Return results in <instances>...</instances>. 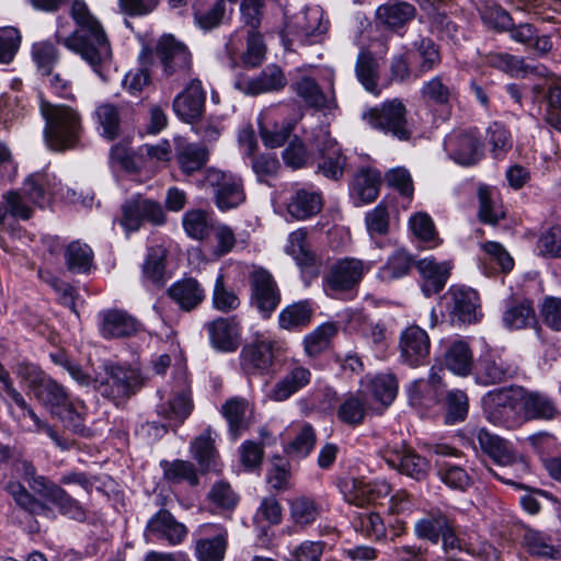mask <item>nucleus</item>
<instances>
[{"label": "nucleus", "instance_id": "f257e3e1", "mask_svg": "<svg viewBox=\"0 0 561 561\" xmlns=\"http://www.w3.org/2000/svg\"><path fill=\"white\" fill-rule=\"evenodd\" d=\"M70 16L76 28L68 35L57 30V44L79 55L100 78L105 80L113 67V50L104 26L84 0L70 1Z\"/></svg>", "mask_w": 561, "mask_h": 561}, {"label": "nucleus", "instance_id": "f03ea898", "mask_svg": "<svg viewBox=\"0 0 561 561\" xmlns=\"http://www.w3.org/2000/svg\"><path fill=\"white\" fill-rule=\"evenodd\" d=\"M416 538L431 543L442 542L444 556L435 561H461L456 552H465L481 561H497V551L470 529H459L454 519L439 508L431 510L414 524Z\"/></svg>", "mask_w": 561, "mask_h": 561}, {"label": "nucleus", "instance_id": "7ed1b4c3", "mask_svg": "<svg viewBox=\"0 0 561 561\" xmlns=\"http://www.w3.org/2000/svg\"><path fill=\"white\" fill-rule=\"evenodd\" d=\"M34 488L36 489V494L46 502L36 499L19 481H9L4 485V490L13 497L16 505L34 516L55 519V511L48 505L50 503L62 516L77 522L85 519L87 512L84 507L59 484L48 479H39Z\"/></svg>", "mask_w": 561, "mask_h": 561}, {"label": "nucleus", "instance_id": "20e7f679", "mask_svg": "<svg viewBox=\"0 0 561 561\" xmlns=\"http://www.w3.org/2000/svg\"><path fill=\"white\" fill-rule=\"evenodd\" d=\"M39 111L45 121L44 138L50 149L64 151L78 144L83 127L77 108L41 100Z\"/></svg>", "mask_w": 561, "mask_h": 561}, {"label": "nucleus", "instance_id": "39448f33", "mask_svg": "<svg viewBox=\"0 0 561 561\" xmlns=\"http://www.w3.org/2000/svg\"><path fill=\"white\" fill-rule=\"evenodd\" d=\"M523 388H503L490 391L482 399L486 420L504 428H516L525 423L522 412Z\"/></svg>", "mask_w": 561, "mask_h": 561}, {"label": "nucleus", "instance_id": "423d86ee", "mask_svg": "<svg viewBox=\"0 0 561 561\" xmlns=\"http://www.w3.org/2000/svg\"><path fill=\"white\" fill-rule=\"evenodd\" d=\"M477 439L480 448L501 468V471L490 468V472L502 482L515 485V479L527 470L524 459L506 440L484 428L479 430Z\"/></svg>", "mask_w": 561, "mask_h": 561}, {"label": "nucleus", "instance_id": "0eeeda50", "mask_svg": "<svg viewBox=\"0 0 561 561\" xmlns=\"http://www.w3.org/2000/svg\"><path fill=\"white\" fill-rule=\"evenodd\" d=\"M371 263L356 257H343L330 265L323 277V287L331 297H353Z\"/></svg>", "mask_w": 561, "mask_h": 561}, {"label": "nucleus", "instance_id": "6e6552de", "mask_svg": "<svg viewBox=\"0 0 561 561\" xmlns=\"http://www.w3.org/2000/svg\"><path fill=\"white\" fill-rule=\"evenodd\" d=\"M408 111L399 99L387 100L379 106L371 107L363 114L364 121L385 135L408 141L412 137V127L407 118Z\"/></svg>", "mask_w": 561, "mask_h": 561}, {"label": "nucleus", "instance_id": "1a4fd4ad", "mask_svg": "<svg viewBox=\"0 0 561 561\" xmlns=\"http://www.w3.org/2000/svg\"><path fill=\"white\" fill-rule=\"evenodd\" d=\"M104 375L94 380L96 391L108 399L117 400L134 394L142 385L138 369L118 364H104Z\"/></svg>", "mask_w": 561, "mask_h": 561}, {"label": "nucleus", "instance_id": "9d476101", "mask_svg": "<svg viewBox=\"0 0 561 561\" xmlns=\"http://www.w3.org/2000/svg\"><path fill=\"white\" fill-rule=\"evenodd\" d=\"M204 185L210 190L215 205L222 211L237 208L245 201L242 179L231 172L209 168Z\"/></svg>", "mask_w": 561, "mask_h": 561}, {"label": "nucleus", "instance_id": "9b49d317", "mask_svg": "<svg viewBox=\"0 0 561 561\" xmlns=\"http://www.w3.org/2000/svg\"><path fill=\"white\" fill-rule=\"evenodd\" d=\"M328 30V21L323 20L320 7H310L297 13L286 25L283 33L284 45L290 49L294 41L313 44L320 41Z\"/></svg>", "mask_w": 561, "mask_h": 561}, {"label": "nucleus", "instance_id": "f8f14e48", "mask_svg": "<svg viewBox=\"0 0 561 561\" xmlns=\"http://www.w3.org/2000/svg\"><path fill=\"white\" fill-rule=\"evenodd\" d=\"M121 210L122 215L117 221L127 232L139 230L145 221L153 226H162L165 222L162 205L140 194L126 199Z\"/></svg>", "mask_w": 561, "mask_h": 561}, {"label": "nucleus", "instance_id": "ddd939ff", "mask_svg": "<svg viewBox=\"0 0 561 561\" xmlns=\"http://www.w3.org/2000/svg\"><path fill=\"white\" fill-rule=\"evenodd\" d=\"M517 373V365L497 350H489L482 353L474 369L477 382L483 386L505 382L514 378Z\"/></svg>", "mask_w": 561, "mask_h": 561}, {"label": "nucleus", "instance_id": "4468645a", "mask_svg": "<svg viewBox=\"0 0 561 561\" xmlns=\"http://www.w3.org/2000/svg\"><path fill=\"white\" fill-rule=\"evenodd\" d=\"M444 148L456 163L465 167L473 165L483 156V144L477 129H455L445 140Z\"/></svg>", "mask_w": 561, "mask_h": 561}, {"label": "nucleus", "instance_id": "2eb2a0df", "mask_svg": "<svg viewBox=\"0 0 561 561\" xmlns=\"http://www.w3.org/2000/svg\"><path fill=\"white\" fill-rule=\"evenodd\" d=\"M382 458L390 468L416 481L427 477L430 469L427 459L404 445L387 446Z\"/></svg>", "mask_w": 561, "mask_h": 561}, {"label": "nucleus", "instance_id": "dca6fc26", "mask_svg": "<svg viewBox=\"0 0 561 561\" xmlns=\"http://www.w3.org/2000/svg\"><path fill=\"white\" fill-rule=\"evenodd\" d=\"M399 350L403 364L410 367L424 365L431 350L427 332L419 325L408 327L400 335Z\"/></svg>", "mask_w": 561, "mask_h": 561}, {"label": "nucleus", "instance_id": "f3484780", "mask_svg": "<svg viewBox=\"0 0 561 561\" xmlns=\"http://www.w3.org/2000/svg\"><path fill=\"white\" fill-rule=\"evenodd\" d=\"M250 280L254 305L264 317H268L280 302V294L272 274L259 268L251 273Z\"/></svg>", "mask_w": 561, "mask_h": 561}, {"label": "nucleus", "instance_id": "a211bd4d", "mask_svg": "<svg viewBox=\"0 0 561 561\" xmlns=\"http://www.w3.org/2000/svg\"><path fill=\"white\" fill-rule=\"evenodd\" d=\"M450 297V316L462 323H474L482 317L478 293L466 286H453Z\"/></svg>", "mask_w": 561, "mask_h": 561}, {"label": "nucleus", "instance_id": "6ab92c4d", "mask_svg": "<svg viewBox=\"0 0 561 561\" xmlns=\"http://www.w3.org/2000/svg\"><path fill=\"white\" fill-rule=\"evenodd\" d=\"M141 323L124 310L110 309L99 313V330L104 339H123L136 335Z\"/></svg>", "mask_w": 561, "mask_h": 561}, {"label": "nucleus", "instance_id": "aec40b11", "mask_svg": "<svg viewBox=\"0 0 561 561\" xmlns=\"http://www.w3.org/2000/svg\"><path fill=\"white\" fill-rule=\"evenodd\" d=\"M444 394L442 377L434 367L430 370L427 379L414 380L408 387V398L412 407L431 409L437 405Z\"/></svg>", "mask_w": 561, "mask_h": 561}, {"label": "nucleus", "instance_id": "412c9836", "mask_svg": "<svg viewBox=\"0 0 561 561\" xmlns=\"http://www.w3.org/2000/svg\"><path fill=\"white\" fill-rule=\"evenodd\" d=\"M206 91L198 79L191 80L173 101L174 113L184 122L192 123L204 111Z\"/></svg>", "mask_w": 561, "mask_h": 561}, {"label": "nucleus", "instance_id": "4be33fe9", "mask_svg": "<svg viewBox=\"0 0 561 561\" xmlns=\"http://www.w3.org/2000/svg\"><path fill=\"white\" fill-rule=\"evenodd\" d=\"M274 342L267 339H257L245 345L241 351V366L249 375H264L274 363Z\"/></svg>", "mask_w": 561, "mask_h": 561}, {"label": "nucleus", "instance_id": "5701e85b", "mask_svg": "<svg viewBox=\"0 0 561 561\" xmlns=\"http://www.w3.org/2000/svg\"><path fill=\"white\" fill-rule=\"evenodd\" d=\"M157 54L167 76L175 72L185 73L191 64V55L186 46L172 35H164L157 45Z\"/></svg>", "mask_w": 561, "mask_h": 561}, {"label": "nucleus", "instance_id": "b1692460", "mask_svg": "<svg viewBox=\"0 0 561 561\" xmlns=\"http://www.w3.org/2000/svg\"><path fill=\"white\" fill-rule=\"evenodd\" d=\"M145 534L148 538L163 539L170 545H179L187 536V528L169 511L160 510L148 520Z\"/></svg>", "mask_w": 561, "mask_h": 561}, {"label": "nucleus", "instance_id": "393cba45", "mask_svg": "<svg viewBox=\"0 0 561 561\" xmlns=\"http://www.w3.org/2000/svg\"><path fill=\"white\" fill-rule=\"evenodd\" d=\"M20 190L30 203L43 207L59 193L60 187L55 174L43 171L28 175Z\"/></svg>", "mask_w": 561, "mask_h": 561}, {"label": "nucleus", "instance_id": "a878e982", "mask_svg": "<svg viewBox=\"0 0 561 561\" xmlns=\"http://www.w3.org/2000/svg\"><path fill=\"white\" fill-rule=\"evenodd\" d=\"M11 400L23 411V416H27L33 422V427L30 428L31 432L45 433L61 451H68L76 446V440L70 435L60 433L47 421L42 420L21 392L13 396Z\"/></svg>", "mask_w": 561, "mask_h": 561}, {"label": "nucleus", "instance_id": "bb28decb", "mask_svg": "<svg viewBox=\"0 0 561 561\" xmlns=\"http://www.w3.org/2000/svg\"><path fill=\"white\" fill-rule=\"evenodd\" d=\"M167 293L170 299L185 312L198 308L206 298L205 288L193 277L176 280L168 288Z\"/></svg>", "mask_w": 561, "mask_h": 561}, {"label": "nucleus", "instance_id": "cd10ccee", "mask_svg": "<svg viewBox=\"0 0 561 561\" xmlns=\"http://www.w3.org/2000/svg\"><path fill=\"white\" fill-rule=\"evenodd\" d=\"M323 206L321 192L310 188H297L286 203L288 215L296 220H307L319 214Z\"/></svg>", "mask_w": 561, "mask_h": 561}, {"label": "nucleus", "instance_id": "c85d7f7f", "mask_svg": "<svg viewBox=\"0 0 561 561\" xmlns=\"http://www.w3.org/2000/svg\"><path fill=\"white\" fill-rule=\"evenodd\" d=\"M381 174L373 168H360L351 184V196L355 206L373 203L379 195Z\"/></svg>", "mask_w": 561, "mask_h": 561}, {"label": "nucleus", "instance_id": "c756f323", "mask_svg": "<svg viewBox=\"0 0 561 561\" xmlns=\"http://www.w3.org/2000/svg\"><path fill=\"white\" fill-rule=\"evenodd\" d=\"M210 344L221 352H233L238 348L240 333L234 318H217L206 323Z\"/></svg>", "mask_w": 561, "mask_h": 561}, {"label": "nucleus", "instance_id": "7c9ffc66", "mask_svg": "<svg viewBox=\"0 0 561 561\" xmlns=\"http://www.w3.org/2000/svg\"><path fill=\"white\" fill-rule=\"evenodd\" d=\"M416 268L423 278L422 290L426 297H430L445 287L451 265L449 262L438 263L430 256L420 260L416 263Z\"/></svg>", "mask_w": 561, "mask_h": 561}, {"label": "nucleus", "instance_id": "2f4dec72", "mask_svg": "<svg viewBox=\"0 0 561 561\" xmlns=\"http://www.w3.org/2000/svg\"><path fill=\"white\" fill-rule=\"evenodd\" d=\"M87 405L79 399H71L66 407L61 408L54 416L60 421L64 430L60 433L69 432L71 435L90 437L91 428L85 425Z\"/></svg>", "mask_w": 561, "mask_h": 561}, {"label": "nucleus", "instance_id": "473e14b6", "mask_svg": "<svg viewBox=\"0 0 561 561\" xmlns=\"http://www.w3.org/2000/svg\"><path fill=\"white\" fill-rule=\"evenodd\" d=\"M444 364L448 370L460 377H467L476 369L472 350L463 340H455L446 347Z\"/></svg>", "mask_w": 561, "mask_h": 561}, {"label": "nucleus", "instance_id": "72a5a7b5", "mask_svg": "<svg viewBox=\"0 0 561 561\" xmlns=\"http://www.w3.org/2000/svg\"><path fill=\"white\" fill-rule=\"evenodd\" d=\"M311 379V373L304 366L290 368L272 388L268 398L282 402L305 388Z\"/></svg>", "mask_w": 561, "mask_h": 561}, {"label": "nucleus", "instance_id": "f704fd0d", "mask_svg": "<svg viewBox=\"0 0 561 561\" xmlns=\"http://www.w3.org/2000/svg\"><path fill=\"white\" fill-rule=\"evenodd\" d=\"M370 410H379L368 404V398L365 391L350 393L340 403L336 410V416L340 422L348 426H358L363 424L366 414Z\"/></svg>", "mask_w": 561, "mask_h": 561}, {"label": "nucleus", "instance_id": "c9c22d12", "mask_svg": "<svg viewBox=\"0 0 561 561\" xmlns=\"http://www.w3.org/2000/svg\"><path fill=\"white\" fill-rule=\"evenodd\" d=\"M176 161L181 171L192 174L199 171L208 161L209 152L205 146L187 142L182 138H175Z\"/></svg>", "mask_w": 561, "mask_h": 561}, {"label": "nucleus", "instance_id": "e433bc0d", "mask_svg": "<svg viewBox=\"0 0 561 561\" xmlns=\"http://www.w3.org/2000/svg\"><path fill=\"white\" fill-rule=\"evenodd\" d=\"M33 394L53 416L71 400L66 388L49 376L35 388Z\"/></svg>", "mask_w": 561, "mask_h": 561}, {"label": "nucleus", "instance_id": "4c0bfd02", "mask_svg": "<svg viewBox=\"0 0 561 561\" xmlns=\"http://www.w3.org/2000/svg\"><path fill=\"white\" fill-rule=\"evenodd\" d=\"M411 53L416 60L415 76L417 77L435 70L442 62L439 46L430 37L414 41Z\"/></svg>", "mask_w": 561, "mask_h": 561}, {"label": "nucleus", "instance_id": "58836bf2", "mask_svg": "<svg viewBox=\"0 0 561 561\" xmlns=\"http://www.w3.org/2000/svg\"><path fill=\"white\" fill-rule=\"evenodd\" d=\"M190 449L202 470H218V451L215 448L214 432L209 426L192 440Z\"/></svg>", "mask_w": 561, "mask_h": 561}, {"label": "nucleus", "instance_id": "ea45409f", "mask_svg": "<svg viewBox=\"0 0 561 561\" xmlns=\"http://www.w3.org/2000/svg\"><path fill=\"white\" fill-rule=\"evenodd\" d=\"M322 161L319 163V171L328 179L339 180L342 178L345 165V157L336 141L324 135V140L319 145Z\"/></svg>", "mask_w": 561, "mask_h": 561}, {"label": "nucleus", "instance_id": "a19ab883", "mask_svg": "<svg viewBox=\"0 0 561 561\" xmlns=\"http://www.w3.org/2000/svg\"><path fill=\"white\" fill-rule=\"evenodd\" d=\"M522 409L525 422L529 420H551L558 413L557 405L550 398L539 392H527L524 389Z\"/></svg>", "mask_w": 561, "mask_h": 561}, {"label": "nucleus", "instance_id": "79ce46f5", "mask_svg": "<svg viewBox=\"0 0 561 561\" xmlns=\"http://www.w3.org/2000/svg\"><path fill=\"white\" fill-rule=\"evenodd\" d=\"M364 391L380 404L378 411L382 412L397 397L398 380L393 374H379L367 382Z\"/></svg>", "mask_w": 561, "mask_h": 561}, {"label": "nucleus", "instance_id": "37998d69", "mask_svg": "<svg viewBox=\"0 0 561 561\" xmlns=\"http://www.w3.org/2000/svg\"><path fill=\"white\" fill-rule=\"evenodd\" d=\"M355 73L367 92L374 95L380 94L379 64L370 53H359L355 65Z\"/></svg>", "mask_w": 561, "mask_h": 561}, {"label": "nucleus", "instance_id": "c03bdc74", "mask_svg": "<svg viewBox=\"0 0 561 561\" xmlns=\"http://www.w3.org/2000/svg\"><path fill=\"white\" fill-rule=\"evenodd\" d=\"M287 83L283 70L276 65L267 66L256 78L247 82L245 91L256 95L261 93L278 91Z\"/></svg>", "mask_w": 561, "mask_h": 561}, {"label": "nucleus", "instance_id": "a18cd8bd", "mask_svg": "<svg viewBox=\"0 0 561 561\" xmlns=\"http://www.w3.org/2000/svg\"><path fill=\"white\" fill-rule=\"evenodd\" d=\"M503 324L508 330H522L536 323V314L529 300L511 302L502 317Z\"/></svg>", "mask_w": 561, "mask_h": 561}, {"label": "nucleus", "instance_id": "49530a36", "mask_svg": "<svg viewBox=\"0 0 561 561\" xmlns=\"http://www.w3.org/2000/svg\"><path fill=\"white\" fill-rule=\"evenodd\" d=\"M312 316L313 309L307 300L294 302L279 312L278 324L287 331L301 330L310 323Z\"/></svg>", "mask_w": 561, "mask_h": 561}, {"label": "nucleus", "instance_id": "de8ad7c7", "mask_svg": "<svg viewBox=\"0 0 561 561\" xmlns=\"http://www.w3.org/2000/svg\"><path fill=\"white\" fill-rule=\"evenodd\" d=\"M422 99L431 104L448 106L456 100V90L445 82L442 75H436L425 81L420 90Z\"/></svg>", "mask_w": 561, "mask_h": 561}, {"label": "nucleus", "instance_id": "09e8293b", "mask_svg": "<svg viewBox=\"0 0 561 561\" xmlns=\"http://www.w3.org/2000/svg\"><path fill=\"white\" fill-rule=\"evenodd\" d=\"M98 129L107 140H114L121 135V108L111 103L100 104L94 112Z\"/></svg>", "mask_w": 561, "mask_h": 561}, {"label": "nucleus", "instance_id": "8fccbe9b", "mask_svg": "<svg viewBox=\"0 0 561 561\" xmlns=\"http://www.w3.org/2000/svg\"><path fill=\"white\" fill-rule=\"evenodd\" d=\"M377 16L390 28H400L414 19L415 8L404 1L386 3L377 9Z\"/></svg>", "mask_w": 561, "mask_h": 561}, {"label": "nucleus", "instance_id": "3c124183", "mask_svg": "<svg viewBox=\"0 0 561 561\" xmlns=\"http://www.w3.org/2000/svg\"><path fill=\"white\" fill-rule=\"evenodd\" d=\"M307 229L299 228L289 233L285 252L290 255L299 266H311L316 256L307 241Z\"/></svg>", "mask_w": 561, "mask_h": 561}, {"label": "nucleus", "instance_id": "603ef678", "mask_svg": "<svg viewBox=\"0 0 561 561\" xmlns=\"http://www.w3.org/2000/svg\"><path fill=\"white\" fill-rule=\"evenodd\" d=\"M337 333V328L332 322H325L317 327L304 337V350L307 356L316 357L324 352Z\"/></svg>", "mask_w": 561, "mask_h": 561}, {"label": "nucleus", "instance_id": "864d4df0", "mask_svg": "<svg viewBox=\"0 0 561 561\" xmlns=\"http://www.w3.org/2000/svg\"><path fill=\"white\" fill-rule=\"evenodd\" d=\"M65 260L70 272L85 273L92 265L93 251L87 243L72 241L66 248Z\"/></svg>", "mask_w": 561, "mask_h": 561}, {"label": "nucleus", "instance_id": "5fc2aeb1", "mask_svg": "<svg viewBox=\"0 0 561 561\" xmlns=\"http://www.w3.org/2000/svg\"><path fill=\"white\" fill-rule=\"evenodd\" d=\"M411 264L412 257L405 251L398 250L379 268L377 277L387 283L401 278L409 273Z\"/></svg>", "mask_w": 561, "mask_h": 561}, {"label": "nucleus", "instance_id": "6e6d98bb", "mask_svg": "<svg viewBox=\"0 0 561 561\" xmlns=\"http://www.w3.org/2000/svg\"><path fill=\"white\" fill-rule=\"evenodd\" d=\"M182 225L193 239L202 240L209 234L213 222L210 215L202 209H192L184 214Z\"/></svg>", "mask_w": 561, "mask_h": 561}, {"label": "nucleus", "instance_id": "4d7b16f0", "mask_svg": "<svg viewBox=\"0 0 561 561\" xmlns=\"http://www.w3.org/2000/svg\"><path fill=\"white\" fill-rule=\"evenodd\" d=\"M437 476L443 483L454 490L466 491L472 484L468 472L450 461L438 463Z\"/></svg>", "mask_w": 561, "mask_h": 561}, {"label": "nucleus", "instance_id": "13d9d810", "mask_svg": "<svg viewBox=\"0 0 561 561\" xmlns=\"http://www.w3.org/2000/svg\"><path fill=\"white\" fill-rule=\"evenodd\" d=\"M479 219L488 225H496L504 218L505 213L502 206L497 204L493 197V192L488 186H479Z\"/></svg>", "mask_w": 561, "mask_h": 561}, {"label": "nucleus", "instance_id": "bf43d9fd", "mask_svg": "<svg viewBox=\"0 0 561 561\" xmlns=\"http://www.w3.org/2000/svg\"><path fill=\"white\" fill-rule=\"evenodd\" d=\"M227 547V534L220 533L213 538L198 539L195 543L199 561H221Z\"/></svg>", "mask_w": 561, "mask_h": 561}, {"label": "nucleus", "instance_id": "052dcab7", "mask_svg": "<svg viewBox=\"0 0 561 561\" xmlns=\"http://www.w3.org/2000/svg\"><path fill=\"white\" fill-rule=\"evenodd\" d=\"M192 410L193 403L190 392L183 389L167 407L161 405L158 412L165 419L174 421L175 425H180L191 414Z\"/></svg>", "mask_w": 561, "mask_h": 561}, {"label": "nucleus", "instance_id": "680f3d73", "mask_svg": "<svg viewBox=\"0 0 561 561\" xmlns=\"http://www.w3.org/2000/svg\"><path fill=\"white\" fill-rule=\"evenodd\" d=\"M365 226L373 240L383 237L389 232L390 217L385 201H381L374 209L366 213Z\"/></svg>", "mask_w": 561, "mask_h": 561}, {"label": "nucleus", "instance_id": "e2e57ef3", "mask_svg": "<svg viewBox=\"0 0 561 561\" xmlns=\"http://www.w3.org/2000/svg\"><path fill=\"white\" fill-rule=\"evenodd\" d=\"M32 58L36 64L37 70L43 76H50L53 67L59 60V54L53 43L48 41H41L33 44Z\"/></svg>", "mask_w": 561, "mask_h": 561}, {"label": "nucleus", "instance_id": "0e129e2a", "mask_svg": "<svg viewBox=\"0 0 561 561\" xmlns=\"http://www.w3.org/2000/svg\"><path fill=\"white\" fill-rule=\"evenodd\" d=\"M221 411L229 424L230 432L237 436L239 431L247 426L248 401L238 398L230 399L222 405Z\"/></svg>", "mask_w": 561, "mask_h": 561}, {"label": "nucleus", "instance_id": "69168bd1", "mask_svg": "<svg viewBox=\"0 0 561 561\" xmlns=\"http://www.w3.org/2000/svg\"><path fill=\"white\" fill-rule=\"evenodd\" d=\"M211 302L216 310L225 313L233 311L240 306L238 295L226 286L225 277L221 273L218 274L215 280Z\"/></svg>", "mask_w": 561, "mask_h": 561}, {"label": "nucleus", "instance_id": "338daca9", "mask_svg": "<svg viewBox=\"0 0 561 561\" xmlns=\"http://www.w3.org/2000/svg\"><path fill=\"white\" fill-rule=\"evenodd\" d=\"M353 524L355 530L367 538L380 540L386 537V526L378 513L371 511L359 513Z\"/></svg>", "mask_w": 561, "mask_h": 561}, {"label": "nucleus", "instance_id": "774afa93", "mask_svg": "<svg viewBox=\"0 0 561 561\" xmlns=\"http://www.w3.org/2000/svg\"><path fill=\"white\" fill-rule=\"evenodd\" d=\"M164 477L174 483L187 481L191 485L198 484V477L194 465L186 460L162 461Z\"/></svg>", "mask_w": 561, "mask_h": 561}]
</instances>
